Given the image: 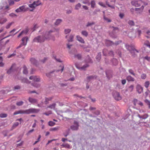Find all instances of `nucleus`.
Instances as JSON below:
<instances>
[{
    "mask_svg": "<svg viewBox=\"0 0 150 150\" xmlns=\"http://www.w3.org/2000/svg\"><path fill=\"white\" fill-rule=\"evenodd\" d=\"M53 32V31H50L46 33L45 36L39 35L35 38L33 40L34 42H42L45 40L52 39L53 40L54 38L53 36H52L51 34Z\"/></svg>",
    "mask_w": 150,
    "mask_h": 150,
    "instance_id": "obj_1",
    "label": "nucleus"
},
{
    "mask_svg": "<svg viewBox=\"0 0 150 150\" xmlns=\"http://www.w3.org/2000/svg\"><path fill=\"white\" fill-rule=\"evenodd\" d=\"M19 113L20 114H29L32 113H37L39 111V110L34 108H31L26 110H19Z\"/></svg>",
    "mask_w": 150,
    "mask_h": 150,
    "instance_id": "obj_2",
    "label": "nucleus"
},
{
    "mask_svg": "<svg viewBox=\"0 0 150 150\" xmlns=\"http://www.w3.org/2000/svg\"><path fill=\"white\" fill-rule=\"evenodd\" d=\"M41 4V2L39 1H34L33 4H29L28 5L29 6L32 8V9H30V11H33L35 8V7L40 5Z\"/></svg>",
    "mask_w": 150,
    "mask_h": 150,
    "instance_id": "obj_3",
    "label": "nucleus"
},
{
    "mask_svg": "<svg viewBox=\"0 0 150 150\" xmlns=\"http://www.w3.org/2000/svg\"><path fill=\"white\" fill-rule=\"evenodd\" d=\"M125 47L127 50L131 51V53L132 54V55L134 57H135V55H134L133 54V53H134L135 52H136L137 53L138 52V51L135 49L132 46H131L129 45H125Z\"/></svg>",
    "mask_w": 150,
    "mask_h": 150,
    "instance_id": "obj_4",
    "label": "nucleus"
},
{
    "mask_svg": "<svg viewBox=\"0 0 150 150\" xmlns=\"http://www.w3.org/2000/svg\"><path fill=\"white\" fill-rule=\"evenodd\" d=\"M28 39V38L27 37L23 38L22 39V42L19 46L17 47L16 48L18 49L21 47L25 45L27 43Z\"/></svg>",
    "mask_w": 150,
    "mask_h": 150,
    "instance_id": "obj_5",
    "label": "nucleus"
},
{
    "mask_svg": "<svg viewBox=\"0 0 150 150\" xmlns=\"http://www.w3.org/2000/svg\"><path fill=\"white\" fill-rule=\"evenodd\" d=\"M113 96L114 98L117 100H120L122 99V97L119 93L116 91L113 92Z\"/></svg>",
    "mask_w": 150,
    "mask_h": 150,
    "instance_id": "obj_6",
    "label": "nucleus"
},
{
    "mask_svg": "<svg viewBox=\"0 0 150 150\" xmlns=\"http://www.w3.org/2000/svg\"><path fill=\"white\" fill-rule=\"evenodd\" d=\"M79 125L78 122L74 121V125L71 126V129L73 130H77L78 129Z\"/></svg>",
    "mask_w": 150,
    "mask_h": 150,
    "instance_id": "obj_7",
    "label": "nucleus"
},
{
    "mask_svg": "<svg viewBox=\"0 0 150 150\" xmlns=\"http://www.w3.org/2000/svg\"><path fill=\"white\" fill-rule=\"evenodd\" d=\"M140 2H142V0H138L137 1L133 0L131 2V4L136 7H139L141 6Z\"/></svg>",
    "mask_w": 150,
    "mask_h": 150,
    "instance_id": "obj_8",
    "label": "nucleus"
},
{
    "mask_svg": "<svg viewBox=\"0 0 150 150\" xmlns=\"http://www.w3.org/2000/svg\"><path fill=\"white\" fill-rule=\"evenodd\" d=\"M137 91L139 94L142 93L143 91V88L141 85L138 84L136 86Z\"/></svg>",
    "mask_w": 150,
    "mask_h": 150,
    "instance_id": "obj_9",
    "label": "nucleus"
},
{
    "mask_svg": "<svg viewBox=\"0 0 150 150\" xmlns=\"http://www.w3.org/2000/svg\"><path fill=\"white\" fill-rule=\"evenodd\" d=\"M29 79L30 80H32L35 82H39L40 81V79L39 76H30Z\"/></svg>",
    "mask_w": 150,
    "mask_h": 150,
    "instance_id": "obj_10",
    "label": "nucleus"
},
{
    "mask_svg": "<svg viewBox=\"0 0 150 150\" xmlns=\"http://www.w3.org/2000/svg\"><path fill=\"white\" fill-rule=\"evenodd\" d=\"M76 68L78 69L81 70H85L89 66V65L87 64H86L82 67H79V66L76 65Z\"/></svg>",
    "mask_w": 150,
    "mask_h": 150,
    "instance_id": "obj_11",
    "label": "nucleus"
},
{
    "mask_svg": "<svg viewBox=\"0 0 150 150\" xmlns=\"http://www.w3.org/2000/svg\"><path fill=\"white\" fill-rule=\"evenodd\" d=\"M53 98V97H49L48 98L46 97L45 98V101L44 103L45 105H47L49 103V101H51Z\"/></svg>",
    "mask_w": 150,
    "mask_h": 150,
    "instance_id": "obj_12",
    "label": "nucleus"
},
{
    "mask_svg": "<svg viewBox=\"0 0 150 150\" xmlns=\"http://www.w3.org/2000/svg\"><path fill=\"white\" fill-rule=\"evenodd\" d=\"M28 100L32 104L38 103L37 99L29 97L28 98Z\"/></svg>",
    "mask_w": 150,
    "mask_h": 150,
    "instance_id": "obj_13",
    "label": "nucleus"
},
{
    "mask_svg": "<svg viewBox=\"0 0 150 150\" xmlns=\"http://www.w3.org/2000/svg\"><path fill=\"white\" fill-rule=\"evenodd\" d=\"M77 40L81 43H84L85 41L82 38L79 36L77 35L76 37Z\"/></svg>",
    "mask_w": 150,
    "mask_h": 150,
    "instance_id": "obj_14",
    "label": "nucleus"
},
{
    "mask_svg": "<svg viewBox=\"0 0 150 150\" xmlns=\"http://www.w3.org/2000/svg\"><path fill=\"white\" fill-rule=\"evenodd\" d=\"M144 6H142L139 8H135V11H137L138 12H139V13H141L144 10Z\"/></svg>",
    "mask_w": 150,
    "mask_h": 150,
    "instance_id": "obj_15",
    "label": "nucleus"
},
{
    "mask_svg": "<svg viewBox=\"0 0 150 150\" xmlns=\"http://www.w3.org/2000/svg\"><path fill=\"white\" fill-rule=\"evenodd\" d=\"M127 80L128 81H134V79L131 76H128L126 78Z\"/></svg>",
    "mask_w": 150,
    "mask_h": 150,
    "instance_id": "obj_16",
    "label": "nucleus"
},
{
    "mask_svg": "<svg viewBox=\"0 0 150 150\" xmlns=\"http://www.w3.org/2000/svg\"><path fill=\"white\" fill-rule=\"evenodd\" d=\"M134 86L133 85H130L127 89V91L128 92H132L133 90Z\"/></svg>",
    "mask_w": 150,
    "mask_h": 150,
    "instance_id": "obj_17",
    "label": "nucleus"
},
{
    "mask_svg": "<svg viewBox=\"0 0 150 150\" xmlns=\"http://www.w3.org/2000/svg\"><path fill=\"white\" fill-rule=\"evenodd\" d=\"M28 31V30L27 29H26L23 31H22L18 35V38L21 36L23 34H26L27 33Z\"/></svg>",
    "mask_w": 150,
    "mask_h": 150,
    "instance_id": "obj_18",
    "label": "nucleus"
},
{
    "mask_svg": "<svg viewBox=\"0 0 150 150\" xmlns=\"http://www.w3.org/2000/svg\"><path fill=\"white\" fill-rule=\"evenodd\" d=\"M62 147L67 148H71V147L70 146V145L68 144L64 143L61 145Z\"/></svg>",
    "mask_w": 150,
    "mask_h": 150,
    "instance_id": "obj_19",
    "label": "nucleus"
},
{
    "mask_svg": "<svg viewBox=\"0 0 150 150\" xmlns=\"http://www.w3.org/2000/svg\"><path fill=\"white\" fill-rule=\"evenodd\" d=\"M56 104L55 103H53L47 107V108H50L51 109H54L55 108Z\"/></svg>",
    "mask_w": 150,
    "mask_h": 150,
    "instance_id": "obj_20",
    "label": "nucleus"
},
{
    "mask_svg": "<svg viewBox=\"0 0 150 150\" xmlns=\"http://www.w3.org/2000/svg\"><path fill=\"white\" fill-rule=\"evenodd\" d=\"M30 61L32 63L34 64H35L36 65H37V61L35 58H31L30 59Z\"/></svg>",
    "mask_w": 150,
    "mask_h": 150,
    "instance_id": "obj_21",
    "label": "nucleus"
},
{
    "mask_svg": "<svg viewBox=\"0 0 150 150\" xmlns=\"http://www.w3.org/2000/svg\"><path fill=\"white\" fill-rule=\"evenodd\" d=\"M86 62V63H92V61L91 59V58L88 56L86 58L85 61Z\"/></svg>",
    "mask_w": 150,
    "mask_h": 150,
    "instance_id": "obj_22",
    "label": "nucleus"
},
{
    "mask_svg": "<svg viewBox=\"0 0 150 150\" xmlns=\"http://www.w3.org/2000/svg\"><path fill=\"white\" fill-rule=\"evenodd\" d=\"M59 129V127H56L51 128L50 129V130L52 131H56L58 130Z\"/></svg>",
    "mask_w": 150,
    "mask_h": 150,
    "instance_id": "obj_23",
    "label": "nucleus"
},
{
    "mask_svg": "<svg viewBox=\"0 0 150 150\" xmlns=\"http://www.w3.org/2000/svg\"><path fill=\"white\" fill-rule=\"evenodd\" d=\"M21 11H27V8H25V6H23L19 7Z\"/></svg>",
    "mask_w": 150,
    "mask_h": 150,
    "instance_id": "obj_24",
    "label": "nucleus"
},
{
    "mask_svg": "<svg viewBox=\"0 0 150 150\" xmlns=\"http://www.w3.org/2000/svg\"><path fill=\"white\" fill-rule=\"evenodd\" d=\"M91 7L92 8H94L96 5L95 2L94 0H92L91 1Z\"/></svg>",
    "mask_w": 150,
    "mask_h": 150,
    "instance_id": "obj_25",
    "label": "nucleus"
},
{
    "mask_svg": "<svg viewBox=\"0 0 150 150\" xmlns=\"http://www.w3.org/2000/svg\"><path fill=\"white\" fill-rule=\"evenodd\" d=\"M150 83L149 81H146L144 83V86L145 88H147L149 85Z\"/></svg>",
    "mask_w": 150,
    "mask_h": 150,
    "instance_id": "obj_26",
    "label": "nucleus"
},
{
    "mask_svg": "<svg viewBox=\"0 0 150 150\" xmlns=\"http://www.w3.org/2000/svg\"><path fill=\"white\" fill-rule=\"evenodd\" d=\"M108 50L106 49H104L103 50V53L104 56H106L108 55Z\"/></svg>",
    "mask_w": 150,
    "mask_h": 150,
    "instance_id": "obj_27",
    "label": "nucleus"
},
{
    "mask_svg": "<svg viewBox=\"0 0 150 150\" xmlns=\"http://www.w3.org/2000/svg\"><path fill=\"white\" fill-rule=\"evenodd\" d=\"M74 57L75 58H76L79 60L81 59V55L80 54H75L74 55Z\"/></svg>",
    "mask_w": 150,
    "mask_h": 150,
    "instance_id": "obj_28",
    "label": "nucleus"
},
{
    "mask_svg": "<svg viewBox=\"0 0 150 150\" xmlns=\"http://www.w3.org/2000/svg\"><path fill=\"white\" fill-rule=\"evenodd\" d=\"M23 73L24 74H26L28 73V71L26 67L25 66H23Z\"/></svg>",
    "mask_w": 150,
    "mask_h": 150,
    "instance_id": "obj_29",
    "label": "nucleus"
},
{
    "mask_svg": "<svg viewBox=\"0 0 150 150\" xmlns=\"http://www.w3.org/2000/svg\"><path fill=\"white\" fill-rule=\"evenodd\" d=\"M22 82L23 83H30V82L28 80L25 78L22 79Z\"/></svg>",
    "mask_w": 150,
    "mask_h": 150,
    "instance_id": "obj_30",
    "label": "nucleus"
},
{
    "mask_svg": "<svg viewBox=\"0 0 150 150\" xmlns=\"http://www.w3.org/2000/svg\"><path fill=\"white\" fill-rule=\"evenodd\" d=\"M74 35H71L69 38V39L67 40L68 42H72L73 41V39L74 38Z\"/></svg>",
    "mask_w": 150,
    "mask_h": 150,
    "instance_id": "obj_31",
    "label": "nucleus"
},
{
    "mask_svg": "<svg viewBox=\"0 0 150 150\" xmlns=\"http://www.w3.org/2000/svg\"><path fill=\"white\" fill-rule=\"evenodd\" d=\"M96 59L99 61L101 58V54L100 53H98L96 57Z\"/></svg>",
    "mask_w": 150,
    "mask_h": 150,
    "instance_id": "obj_32",
    "label": "nucleus"
},
{
    "mask_svg": "<svg viewBox=\"0 0 150 150\" xmlns=\"http://www.w3.org/2000/svg\"><path fill=\"white\" fill-rule=\"evenodd\" d=\"M62 21L61 19H57L55 22V24L56 25H58L59 24L62 22Z\"/></svg>",
    "mask_w": 150,
    "mask_h": 150,
    "instance_id": "obj_33",
    "label": "nucleus"
},
{
    "mask_svg": "<svg viewBox=\"0 0 150 150\" xmlns=\"http://www.w3.org/2000/svg\"><path fill=\"white\" fill-rule=\"evenodd\" d=\"M81 5L80 3H79L76 5L75 6V9L76 10L79 9L81 7Z\"/></svg>",
    "mask_w": 150,
    "mask_h": 150,
    "instance_id": "obj_34",
    "label": "nucleus"
},
{
    "mask_svg": "<svg viewBox=\"0 0 150 150\" xmlns=\"http://www.w3.org/2000/svg\"><path fill=\"white\" fill-rule=\"evenodd\" d=\"M146 77V75L145 74H142L141 76V78L142 79H145Z\"/></svg>",
    "mask_w": 150,
    "mask_h": 150,
    "instance_id": "obj_35",
    "label": "nucleus"
},
{
    "mask_svg": "<svg viewBox=\"0 0 150 150\" xmlns=\"http://www.w3.org/2000/svg\"><path fill=\"white\" fill-rule=\"evenodd\" d=\"M106 76L108 79H110L112 77V76L111 73H108V72H106Z\"/></svg>",
    "mask_w": 150,
    "mask_h": 150,
    "instance_id": "obj_36",
    "label": "nucleus"
},
{
    "mask_svg": "<svg viewBox=\"0 0 150 150\" xmlns=\"http://www.w3.org/2000/svg\"><path fill=\"white\" fill-rule=\"evenodd\" d=\"M106 4L107 5H108V6L109 7H110V8H112V9H115V6L114 5H110L109 4V3L107 1H106Z\"/></svg>",
    "mask_w": 150,
    "mask_h": 150,
    "instance_id": "obj_37",
    "label": "nucleus"
},
{
    "mask_svg": "<svg viewBox=\"0 0 150 150\" xmlns=\"http://www.w3.org/2000/svg\"><path fill=\"white\" fill-rule=\"evenodd\" d=\"M23 104V102L22 101H21L17 102L16 103V105L18 106H20L22 105Z\"/></svg>",
    "mask_w": 150,
    "mask_h": 150,
    "instance_id": "obj_38",
    "label": "nucleus"
},
{
    "mask_svg": "<svg viewBox=\"0 0 150 150\" xmlns=\"http://www.w3.org/2000/svg\"><path fill=\"white\" fill-rule=\"evenodd\" d=\"M2 58L1 57H0V67H3L4 64L2 62Z\"/></svg>",
    "mask_w": 150,
    "mask_h": 150,
    "instance_id": "obj_39",
    "label": "nucleus"
},
{
    "mask_svg": "<svg viewBox=\"0 0 150 150\" xmlns=\"http://www.w3.org/2000/svg\"><path fill=\"white\" fill-rule=\"evenodd\" d=\"M113 64L114 65H116L117 64V60L115 59H112Z\"/></svg>",
    "mask_w": 150,
    "mask_h": 150,
    "instance_id": "obj_40",
    "label": "nucleus"
},
{
    "mask_svg": "<svg viewBox=\"0 0 150 150\" xmlns=\"http://www.w3.org/2000/svg\"><path fill=\"white\" fill-rule=\"evenodd\" d=\"M19 125V123L18 122H16L14 123L12 126V128L13 129L18 126Z\"/></svg>",
    "mask_w": 150,
    "mask_h": 150,
    "instance_id": "obj_41",
    "label": "nucleus"
},
{
    "mask_svg": "<svg viewBox=\"0 0 150 150\" xmlns=\"http://www.w3.org/2000/svg\"><path fill=\"white\" fill-rule=\"evenodd\" d=\"M81 34L84 36L86 37L88 35L87 32L86 31H83L81 32Z\"/></svg>",
    "mask_w": 150,
    "mask_h": 150,
    "instance_id": "obj_42",
    "label": "nucleus"
},
{
    "mask_svg": "<svg viewBox=\"0 0 150 150\" xmlns=\"http://www.w3.org/2000/svg\"><path fill=\"white\" fill-rule=\"evenodd\" d=\"M47 60V58L46 57H44L43 59L40 60V62L41 63H44Z\"/></svg>",
    "mask_w": 150,
    "mask_h": 150,
    "instance_id": "obj_43",
    "label": "nucleus"
},
{
    "mask_svg": "<svg viewBox=\"0 0 150 150\" xmlns=\"http://www.w3.org/2000/svg\"><path fill=\"white\" fill-rule=\"evenodd\" d=\"M55 124V123L52 121H50L48 122V125L50 126H53Z\"/></svg>",
    "mask_w": 150,
    "mask_h": 150,
    "instance_id": "obj_44",
    "label": "nucleus"
},
{
    "mask_svg": "<svg viewBox=\"0 0 150 150\" xmlns=\"http://www.w3.org/2000/svg\"><path fill=\"white\" fill-rule=\"evenodd\" d=\"M145 102L148 105L149 108H150V101L147 99H146L145 100Z\"/></svg>",
    "mask_w": 150,
    "mask_h": 150,
    "instance_id": "obj_45",
    "label": "nucleus"
},
{
    "mask_svg": "<svg viewBox=\"0 0 150 150\" xmlns=\"http://www.w3.org/2000/svg\"><path fill=\"white\" fill-rule=\"evenodd\" d=\"M7 116V115L5 113H1L0 114V117L1 118L6 117Z\"/></svg>",
    "mask_w": 150,
    "mask_h": 150,
    "instance_id": "obj_46",
    "label": "nucleus"
},
{
    "mask_svg": "<svg viewBox=\"0 0 150 150\" xmlns=\"http://www.w3.org/2000/svg\"><path fill=\"white\" fill-rule=\"evenodd\" d=\"M146 34L147 35H146V37L147 38H150V31L149 30H148L146 32Z\"/></svg>",
    "mask_w": 150,
    "mask_h": 150,
    "instance_id": "obj_47",
    "label": "nucleus"
},
{
    "mask_svg": "<svg viewBox=\"0 0 150 150\" xmlns=\"http://www.w3.org/2000/svg\"><path fill=\"white\" fill-rule=\"evenodd\" d=\"M71 31V30L69 29H65L64 30V33L67 34L69 33Z\"/></svg>",
    "mask_w": 150,
    "mask_h": 150,
    "instance_id": "obj_48",
    "label": "nucleus"
},
{
    "mask_svg": "<svg viewBox=\"0 0 150 150\" xmlns=\"http://www.w3.org/2000/svg\"><path fill=\"white\" fill-rule=\"evenodd\" d=\"M14 66V65H12L11 67L10 68V69L7 71V73L8 74H10L11 73V72L12 70L13 67Z\"/></svg>",
    "mask_w": 150,
    "mask_h": 150,
    "instance_id": "obj_49",
    "label": "nucleus"
},
{
    "mask_svg": "<svg viewBox=\"0 0 150 150\" xmlns=\"http://www.w3.org/2000/svg\"><path fill=\"white\" fill-rule=\"evenodd\" d=\"M129 72L130 74L132 75H133L135 76V74L134 73L132 69H129Z\"/></svg>",
    "mask_w": 150,
    "mask_h": 150,
    "instance_id": "obj_50",
    "label": "nucleus"
},
{
    "mask_svg": "<svg viewBox=\"0 0 150 150\" xmlns=\"http://www.w3.org/2000/svg\"><path fill=\"white\" fill-rule=\"evenodd\" d=\"M93 76H87V81H89L91 79H93Z\"/></svg>",
    "mask_w": 150,
    "mask_h": 150,
    "instance_id": "obj_51",
    "label": "nucleus"
},
{
    "mask_svg": "<svg viewBox=\"0 0 150 150\" xmlns=\"http://www.w3.org/2000/svg\"><path fill=\"white\" fill-rule=\"evenodd\" d=\"M128 23L130 25H134V23L133 21H129L128 22Z\"/></svg>",
    "mask_w": 150,
    "mask_h": 150,
    "instance_id": "obj_52",
    "label": "nucleus"
},
{
    "mask_svg": "<svg viewBox=\"0 0 150 150\" xmlns=\"http://www.w3.org/2000/svg\"><path fill=\"white\" fill-rule=\"evenodd\" d=\"M89 0H84L82 1V3L84 4H88V5H90L89 3Z\"/></svg>",
    "mask_w": 150,
    "mask_h": 150,
    "instance_id": "obj_53",
    "label": "nucleus"
},
{
    "mask_svg": "<svg viewBox=\"0 0 150 150\" xmlns=\"http://www.w3.org/2000/svg\"><path fill=\"white\" fill-rule=\"evenodd\" d=\"M95 24V23L93 22H92L91 23L88 22L87 24L86 25V26L88 27L89 26H90L92 25H94Z\"/></svg>",
    "mask_w": 150,
    "mask_h": 150,
    "instance_id": "obj_54",
    "label": "nucleus"
},
{
    "mask_svg": "<svg viewBox=\"0 0 150 150\" xmlns=\"http://www.w3.org/2000/svg\"><path fill=\"white\" fill-rule=\"evenodd\" d=\"M52 111H49L47 112H44L43 113L44 115H45L47 116H48L49 115L52 114Z\"/></svg>",
    "mask_w": 150,
    "mask_h": 150,
    "instance_id": "obj_55",
    "label": "nucleus"
},
{
    "mask_svg": "<svg viewBox=\"0 0 150 150\" xmlns=\"http://www.w3.org/2000/svg\"><path fill=\"white\" fill-rule=\"evenodd\" d=\"M33 85L36 88H38L40 86V85L39 84L35 82L33 84Z\"/></svg>",
    "mask_w": 150,
    "mask_h": 150,
    "instance_id": "obj_56",
    "label": "nucleus"
},
{
    "mask_svg": "<svg viewBox=\"0 0 150 150\" xmlns=\"http://www.w3.org/2000/svg\"><path fill=\"white\" fill-rule=\"evenodd\" d=\"M21 88V87L17 85L15 86L14 87L13 90H16L19 89Z\"/></svg>",
    "mask_w": 150,
    "mask_h": 150,
    "instance_id": "obj_57",
    "label": "nucleus"
},
{
    "mask_svg": "<svg viewBox=\"0 0 150 150\" xmlns=\"http://www.w3.org/2000/svg\"><path fill=\"white\" fill-rule=\"evenodd\" d=\"M103 18L105 20L107 21L108 22H111V20L110 19L106 18L105 16H104Z\"/></svg>",
    "mask_w": 150,
    "mask_h": 150,
    "instance_id": "obj_58",
    "label": "nucleus"
},
{
    "mask_svg": "<svg viewBox=\"0 0 150 150\" xmlns=\"http://www.w3.org/2000/svg\"><path fill=\"white\" fill-rule=\"evenodd\" d=\"M13 22H11L10 23H9L6 26V29H8L9 28L11 25H12V24H13Z\"/></svg>",
    "mask_w": 150,
    "mask_h": 150,
    "instance_id": "obj_59",
    "label": "nucleus"
},
{
    "mask_svg": "<svg viewBox=\"0 0 150 150\" xmlns=\"http://www.w3.org/2000/svg\"><path fill=\"white\" fill-rule=\"evenodd\" d=\"M100 11V10L99 9H97L96 10L93 12V14L95 15L97 14V12H99Z\"/></svg>",
    "mask_w": 150,
    "mask_h": 150,
    "instance_id": "obj_60",
    "label": "nucleus"
},
{
    "mask_svg": "<svg viewBox=\"0 0 150 150\" xmlns=\"http://www.w3.org/2000/svg\"><path fill=\"white\" fill-rule=\"evenodd\" d=\"M23 141H22L20 143L17 144V147H18V146H22L23 145Z\"/></svg>",
    "mask_w": 150,
    "mask_h": 150,
    "instance_id": "obj_61",
    "label": "nucleus"
},
{
    "mask_svg": "<svg viewBox=\"0 0 150 150\" xmlns=\"http://www.w3.org/2000/svg\"><path fill=\"white\" fill-rule=\"evenodd\" d=\"M8 3L9 5H13L14 4V1L12 0H9Z\"/></svg>",
    "mask_w": 150,
    "mask_h": 150,
    "instance_id": "obj_62",
    "label": "nucleus"
},
{
    "mask_svg": "<svg viewBox=\"0 0 150 150\" xmlns=\"http://www.w3.org/2000/svg\"><path fill=\"white\" fill-rule=\"evenodd\" d=\"M113 28V31H114V32H115V31L117 30V31H119V29L118 28L116 27H112Z\"/></svg>",
    "mask_w": 150,
    "mask_h": 150,
    "instance_id": "obj_63",
    "label": "nucleus"
},
{
    "mask_svg": "<svg viewBox=\"0 0 150 150\" xmlns=\"http://www.w3.org/2000/svg\"><path fill=\"white\" fill-rule=\"evenodd\" d=\"M145 44L147 46L149 47V48H150V43L148 41H146L145 42Z\"/></svg>",
    "mask_w": 150,
    "mask_h": 150,
    "instance_id": "obj_64",
    "label": "nucleus"
}]
</instances>
